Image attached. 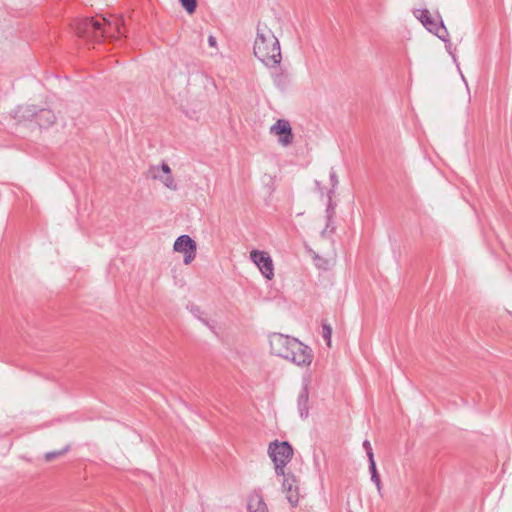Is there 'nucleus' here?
<instances>
[{
	"instance_id": "obj_1",
	"label": "nucleus",
	"mask_w": 512,
	"mask_h": 512,
	"mask_svg": "<svg viewBox=\"0 0 512 512\" xmlns=\"http://www.w3.org/2000/svg\"><path fill=\"white\" fill-rule=\"evenodd\" d=\"M122 26L123 19L116 18L112 21L101 16L77 19L74 21L73 29L78 37L100 43L120 39L123 35Z\"/></svg>"
},
{
	"instance_id": "obj_2",
	"label": "nucleus",
	"mask_w": 512,
	"mask_h": 512,
	"mask_svg": "<svg viewBox=\"0 0 512 512\" xmlns=\"http://www.w3.org/2000/svg\"><path fill=\"white\" fill-rule=\"evenodd\" d=\"M271 352L297 366H309L313 360L312 349L297 338L281 333L269 335Z\"/></svg>"
},
{
	"instance_id": "obj_3",
	"label": "nucleus",
	"mask_w": 512,
	"mask_h": 512,
	"mask_svg": "<svg viewBox=\"0 0 512 512\" xmlns=\"http://www.w3.org/2000/svg\"><path fill=\"white\" fill-rule=\"evenodd\" d=\"M253 51L255 57L267 67H276L281 63L282 56L279 40L266 25L258 24Z\"/></svg>"
},
{
	"instance_id": "obj_4",
	"label": "nucleus",
	"mask_w": 512,
	"mask_h": 512,
	"mask_svg": "<svg viewBox=\"0 0 512 512\" xmlns=\"http://www.w3.org/2000/svg\"><path fill=\"white\" fill-rule=\"evenodd\" d=\"M13 117L18 122L35 123L40 129L51 127L57 119L53 110L35 105L18 106Z\"/></svg>"
},
{
	"instance_id": "obj_5",
	"label": "nucleus",
	"mask_w": 512,
	"mask_h": 512,
	"mask_svg": "<svg viewBox=\"0 0 512 512\" xmlns=\"http://www.w3.org/2000/svg\"><path fill=\"white\" fill-rule=\"evenodd\" d=\"M268 454L275 465L276 475H284V468L293 457L292 445L288 441L275 440L269 444Z\"/></svg>"
},
{
	"instance_id": "obj_6",
	"label": "nucleus",
	"mask_w": 512,
	"mask_h": 512,
	"mask_svg": "<svg viewBox=\"0 0 512 512\" xmlns=\"http://www.w3.org/2000/svg\"><path fill=\"white\" fill-rule=\"evenodd\" d=\"M250 259L266 279L271 280L274 277L273 260L268 252L253 249L250 252Z\"/></svg>"
},
{
	"instance_id": "obj_7",
	"label": "nucleus",
	"mask_w": 512,
	"mask_h": 512,
	"mask_svg": "<svg viewBox=\"0 0 512 512\" xmlns=\"http://www.w3.org/2000/svg\"><path fill=\"white\" fill-rule=\"evenodd\" d=\"M174 251L184 254V264H190L196 257V242L189 235H181L174 242Z\"/></svg>"
},
{
	"instance_id": "obj_8",
	"label": "nucleus",
	"mask_w": 512,
	"mask_h": 512,
	"mask_svg": "<svg viewBox=\"0 0 512 512\" xmlns=\"http://www.w3.org/2000/svg\"><path fill=\"white\" fill-rule=\"evenodd\" d=\"M270 133L278 137V142L282 146H289L294 139L292 127L288 120L278 119L270 128Z\"/></svg>"
},
{
	"instance_id": "obj_9",
	"label": "nucleus",
	"mask_w": 512,
	"mask_h": 512,
	"mask_svg": "<svg viewBox=\"0 0 512 512\" xmlns=\"http://www.w3.org/2000/svg\"><path fill=\"white\" fill-rule=\"evenodd\" d=\"M283 476V483L282 487L283 490L286 492V498L288 502L291 504V506L295 507L297 506L299 502V495H298V486L296 485L297 480L296 477L292 473H285Z\"/></svg>"
},
{
	"instance_id": "obj_10",
	"label": "nucleus",
	"mask_w": 512,
	"mask_h": 512,
	"mask_svg": "<svg viewBox=\"0 0 512 512\" xmlns=\"http://www.w3.org/2000/svg\"><path fill=\"white\" fill-rule=\"evenodd\" d=\"M308 402H309V387H308V384L305 383L302 386V389L297 398L298 412L302 419H306L309 415Z\"/></svg>"
},
{
	"instance_id": "obj_11",
	"label": "nucleus",
	"mask_w": 512,
	"mask_h": 512,
	"mask_svg": "<svg viewBox=\"0 0 512 512\" xmlns=\"http://www.w3.org/2000/svg\"><path fill=\"white\" fill-rule=\"evenodd\" d=\"M247 510L248 512H268V507L260 493L255 492L249 496Z\"/></svg>"
},
{
	"instance_id": "obj_12",
	"label": "nucleus",
	"mask_w": 512,
	"mask_h": 512,
	"mask_svg": "<svg viewBox=\"0 0 512 512\" xmlns=\"http://www.w3.org/2000/svg\"><path fill=\"white\" fill-rule=\"evenodd\" d=\"M368 463H369V472L371 474V481L373 483H375V485L377 486L378 491H380V489H381V480H380V475H379L377 467H376L375 459H371V461H369Z\"/></svg>"
},
{
	"instance_id": "obj_13",
	"label": "nucleus",
	"mask_w": 512,
	"mask_h": 512,
	"mask_svg": "<svg viewBox=\"0 0 512 512\" xmlns=\"http://www.w3.org/2000/svg\"><path fill=\"white\" fill-rule=\"evenodd\" d=\"M434 34L443 42H449V33L441 17H439L438 30Z\"/></svg>"
},
{
	"instance_id": "obj_14",
	"label": "nucleus",
	"mask_w": 512,
	"mask_h": 512,
	"mask_svg": "<svg viewBox=\"0 0 512 512\" xmlns=\"http://www.w3.org/2000/svg\"><path fill=\"white\" fill-rule=\"evenodd\" d=\"M322 337L325 340L328 347H331V337H332V327L331 325L326 321H322Z\"/></svg>"
},
{
	"instance_id": "obj_15",
	"label": "nucleus",
	"mask_w": 512,
	"mask_h": 512,
	"mask_svg": "<svg viewBox=\"0 0 512 512\" xmlns=\"http://www.w3.org/2000/svg\"><path fill=\"white\" fill-rule=\"evenodd\" d=\"M414 15L416 18L424 25L427 23L430 19H432V16L428 9H418L414 12Z\"/></svg>"
},
{
	"instance_id": "obj_16",
	"label": "nucleus",
	"mask_w": 512,
	"mask_h": 512,
	"mask_svg": "<svg viewBox=\"0 0 512 512\" xmlns=\"http://www.w3.org/2000/svg\"><path fill=\"white\" fill-rule=\"evenodd\" d=\"M71 446L68 444L66 445L63 449L61 450H58V451H51V452H47L44 456L45 460L46 461H52L54 460L55 458L57 457H60L62 455H64L65 453H67L69 450H70Z\"/></svg>"
},
{
	"instance_id": "obj_17",
	"label": "nucleus",
	"mask_w": 512,
	"mask_h": 512,
	"mask_svg": "<svg viewBox=\"0 0 512 512\" xmlns=\"http://www.w3.org/2000/svg\"><path fill=\"white\" fill-rule=\"evenodd\" d=\"M274 84L280 88L281 90H284L287 85V75L283 72L277 73L273 77Z\"/></svg>"
},
{
	"instance_id": "obj_18",
	"label": "nucleus",
	"mask_w": 512,
	"mask_h": 512,
	"mask_svg": "<svg viewBox=\"0 0 512 512\" xmlns=\"http://www.w3.org/2000/svg\"><path fill=\"white\" fill-rule=\"evenodd\" d=\"M181 6L188 14H193L197 8V0H179Z\"/></svg>"
},
{
	"instance_id": "obj_19",
	"label": "nucleus",
	"mask_w": 512,
	"mask_h": 512,
	"mask_svg": "<svg viewBox=\"0 0 512 512\" xmlns=\"http://www.w3.org/2000/svg\"><path fill=\"white\" fill-rule=\"evenodd\" d=\"M335 215V204L332 202L331 195L328 196V203L326 206V218L328 221H332L333 217Z\"/></svg>"
},
{
	"instance_id": "obj_20",
	"label": "nucleus",
	"mask_w": 512,
	"mask_h": 512,
	"mask_svg": "<svg viewBox=\"0 0 512 512\" xmlns=\"http://www.w3.org/2000/svg\"><path fill=\"white\" fill-rule=\"evenodd\" d=\"M189 308H190L191 313H192L195 317H197L201 322H203L205 325H207V326H209V327L211 328V326L209 325L208 321H207V320H205V319H203V318H201V314H202V312H201V309H200V307H199V306L194 305V304H191V305L189 306Z\"/></svg>"
},
{
	"instance_id": "obj_21",
	"label": "nucleus",
	"mask_w": 512,
	"mask_h": 512,
	"mask_svg": "<svg viewBox=\"0 0 512 512\" xmlns=\"http://www.w3.org/2000/svg\"><path fill=\"white\" fill-rule=\"evenodd\" d=\"M363 448L366 451V454H367V457H368V462L371 461V459H374L373 449H372V446H371V443H370L369 440H364L363 441Z\"/></svg>"
},
{
	"instance_id": "obj_22",
	"label": "nucleus",
	"mask_w": 512,
	"mask_h": 512,
	"mask_svg": "<svg viewBox=\"0 0 512 512\" xmlns=\"http://www.w3.org/2000/svg\"><path fill=\"white\" fill-rule=\"evenodd\" d=\"M439 23L436 22L433 18L430 19L427 23H425L423 26L431 33H435L438 30Z\"/></svg>"
},
{
	"instance_id": "obj_23",
	"label": "nucleus",
	"mask_w": 512,
	"mask_h": 512,
	"mask_svg": "<svg viewBox=\"0 0 512 512\" xmlns=\"http://www.w3.org/2000/svg\"><path fill=\"white\" fill-rule=\"evenodd\" d=\"M163 183L169 189L176 190V188H177V185H176L173 177L171 176V174L167 175V177L165 178Z\"/></svg>"
},
{
	"instance_id": "obj_24",
	"label": "nucleus",
	"mask_w": 512,
	"mask_h": 512,
	"mask_svg": "<svg viewBox=\"0 0 512 512\" xmlns=\"http://www.w3.org/2000/svg\"><path fill=\"white\" fill-rule=\"evenodd\" d=\"M330 181H331L332 188H335L338 185V177H337L336 172L333 169H331V171H330Z\"/></svg>"
},
{
	"instance_id": "obj_25",
	"label": "nucleus",
	"mask_w": 512,
	"mask_h": 512,
	"mask_svg": "<svg viewBox=\"0 0 512 512\" xmlns=\"http://www.w3.org/2000/svg\"><path fill=\"white\" fill-rule=\"evenodd\" d=\"M161 170L163 171V173H165V174H167V175H170V174H171V168H170V166H169L167 163H165V162H163V163L161 164Z\"/></svg>"
},
{
	"instance_id": "obj_26",
	"label": "nucleus",
	"mask_w": 512,
	"mask_h": 512,
	"mask_svg": "<svg viewBox=\"0 0 512 512\" xmlns=\"http://www.w3.org/2000/svg\"><path fill=\"white\" fill-rule=\"evenodd\" d=\"M208 43H209L210 46H215L216 45V39L213 36H210L208 38Z\"/></svg>"
},
{
	"instance_id": "obj_27",
	"label": "nucleus",
	"mask_w": 512,
	"mask_h": 512,
	"mask_svg": "<svg viewBox=\"0 0 512 512\" xmlns=\"http://www.w3.org/2000/svg\"><path fill=\"white\" fill-rule=\"evenodd\" d=\"M331 222H332V221H328V220H327L326 227H325V229L321 232L322 236H324V235L326 234L327 229L331 227Z\"/></svg>"
},
{
	"instance_id": "obj_28",
	"label": "nucleus",
	"mask_w": 512,
	"mask_h": 512,
	"mask_svg": "<svg viewBox=\"0 0 512 512\" xmlns=\"http://www.w3.org/2000/svg\"><path fill=\"white\" fill-rule=\"evenodd\" d=\"M446 48L447 50L449 51V53L453 56V58L455 59V56L452 54V52L450 51L451 50V43L450 41L446 43Z\"/></svg>"
}]
</instances>
